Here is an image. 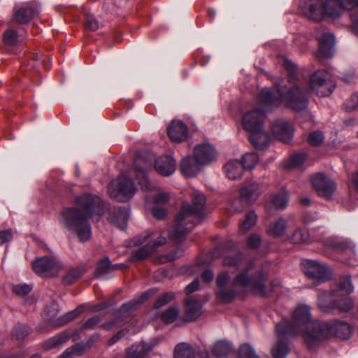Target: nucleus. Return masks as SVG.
I'll list each match as a JSON object with an SVG mask.
<instances>
[{
    "label": "nucleus",
    "instance_id": "29",
    "mask_svg": "<svg viewBox=\"0 0 358 358\" xmlns=\"http://www.w3.org/2000/svg\"><path fill=\"white\" fill-rule=\"evenodd\" d=\"M228 178L230 180H236L241 177L245 168L243 164L238 160L234 159L229 161L224 167Z\"/></svg>",
    "mask_w": 358,
    "mask_h": 358
},
{
    "label": "nucleus",
    "instance_id": "46",
    "mask_svg": "<svg viewBox=\"0 0 358 358\" xmlns=\"http://www.w3.org/2000/svg\"><path fill=\"white\" fill-rule=\"evenodd\" d=\"M3 41L8 46H14L18 42L17 31L13 29H8L3 33Z\"/></svg>",
    "mask_w": 358,
    "mask_h": 358
},
{
    "label": "nucleus",
    "instance_id": "56",
    "mask_svg": "<svg viewBox=\"0 0 358 358\" xmlns=\"http://www.w3.org/2000/svg\"><path fill=\"white\" fill-rule=\"evenodd\" d=\"M45 311L49 320L55 318L59 312L58 303L52 302L50 306H46Z\"/></svg>",
    "mask_w": 358,
    "mask_h": 358
},
{
    "label": "nucleus",
    "instance_id": "59",
    "mask_svg": "<svg viewBox=\"0 0 358 358\" xmlns=\"http://www.w3.org/2000/svg\"><path fill=\"white\" fill-rule=\"evenodd\" d=\"M85 28L94 31L99 28V24L96 19L93 16L87 15L85 24Z\"/></svg>",
    "mask_w": 358,
    "mask_h": 358
},
{
    "label": "nucleus",
    "instance_id": "17",
    "mask_svg": "<svg viewBox=\"0 0 358 358\" xmlns=\"http://www.w3.org/2000/svg\"><path fill=\"white\" fill-rule=\"evenodd\" d=\"M271 131L274 136L280 141L287 143L294 136L293 126L285 120H277L271 124Z\"/></svg>",
    "mask_w": 358,
    "mask_h": 358
},
{
    "label": "nucleus",
    "instance_id": "25",
    "mask_svg": "<svg viewBox=\"0 0 358 358\" xmlns=\"http://www.w3.org/2000/svg\"><path fill=\"white\" fill-rule=\"evenodd\" d=\"M155 168L160 175L169 176L176 171V161L170 156L161 157L156 160Z\"/></svg>",
    "mask_w": 358,
    "mask_h": 358
},
{
    "label": "nucleus",
    "instance_id": "4",
    "mask_svg": "<svg viewBox=\"0 0 358 358\" xmlns=\"http://www.w3.org/2000/svg\"><path fill=\"white\" fill-rule=\"evenodd\" d=\"M301 13L309 19L320 21L326 15L338 17L344 10H348L352 29L358 36V0H299Z\"/></svg>",
    "mask_w": 358,
    "mask_h": 358
},
{
    "label": "nucleus",
    "instance_id": "50",
    "mask_svg": "<svg viewBox=\"0 0 358 358\" xmlns=\"http://www.w3.org/2000/svg\"><path fill=\"white\" fill-rule=\"evenodd\" d=\"M335 250L340 253H345L350 255L354 253V248L349 241L337 242L335 244Z\"/></svg>",
    "mask_w": 358,
    "mask_h": 358
},
{
    "label": "nucleus",
    "instance_id": "8",
    "mask_svg": "<svg viewBox=\"0 0 358 358\" xmlns=\"http://www.w3.org/2000/svg\"><path fill=\"white\" fill-rule=\"evenodd\" d=\"M300 335L303 336L308 348L313 349L319 342L326 341L333 336L331 322L312 321Z\"/></svg>",
    "mask_w": 358,
    "mask_h": 358
},
{
    "label": "nucleus",
    "instance_id": "10",
    "mask_svg": "<svg viewBox=\"0 0 358 358\" xmlns=\"http://www.w3.org/2000/svg\"><path fill=\"white\" fill-rule=\"evenodd\" d=\"M311 90L319 96H328L335 89V83L331 74L326 70L315 71L309 79Z\"/></svg>",
    "mask_w": 358,
    "mask_h": 358
},
{
    "label": "nucleus",
    "instance_id": "34",
    "mask_svg": "<svg viewBox=\"0 0 358 358\" xmlns=\"http://www.w3.org/2000/svg\"><path fill=\"white\" fill-rule=\"evenodd\" d=\"M288 202L289 195L285 189L278 193L273 194L271 198V203L276 209L284 210L287 207Z\"/></svg>",
    "mask_w": 358,
    "mask_h": 358
},
{
    "label": "nucleus",
    "instance_id": "9",
    "mask_svg": "<svg viewBox=\"0 0 358 358\" xmlns=\"http://www.w3.org/2000/svg\"><path fill=\"white\" fill-rule=\"evenodd\" d=\"M136 192L134 181L129 177L121 175L117 179L112 180L108 185V193L110 198L120 202L131 199Z\"/></svg>",
    "mask_w": 358,
    "mask_h": 358
},
{
    "label": "nucleus",
    "instance_id": "1",
    "mask_svg": "<svg viewBox=\"0 0 358 358\" xmlns=\"http://www.w3.org/2000/svg\"><path fill=\"white\" fill-rule=\"evenodd\" d=\"M78 208L64 209L62 222L78 239L85 242L92 236V229L88 219L94 215H106V218L117 228L126 229L129 216V210L126 207L109 206L101 199L90 193H85L76 198Z\"/></svg>",
    "mask_w": 358,
    "mask_h": 358
},
{
    "label": "nucleus",
    "instance_id": "39",
    "mask_svg": "<svg viewBox=\"0 0 358 358\" xmlns=\"http://www.w3.org/2000/svg\"><path fill=\"white\" fill-rule=\"evenodd\" d=\"M83 311V308L82 306H78L77 308H76L71 311H69L67 313L64 314V315L59 317L57 320V322L55 325L57 326V327L63 326L65 324L70 322L71 320L77 317L78 315H80L81 314V313Z\"/></svg>",
    "mask_w": 358,
    "mask_h": 358
},
{
    "label": "nucleus",
    "instance_id": "37",
    "mask_svg": "<svg viewBox=\"0 0 358 358\" xmlns=\"http://www.w3.org/2000/svg\"><path fill=\"white\" fill-rule=\"evenodd\" d=\"M232 350L231 345L225 341H217L212 348L214 355L218 357L228 355Z\"/></svg>",
    "mask_w": 358,
    "mask_h": 358
},
{
    "label": "nucleus",
    "instance_id": "5",
    "mask_svg": "<svg viewBox=\"0 0 358 358\" xmlns=\"http://www.w3.org/2000/svg\"><path fill=\"white\" fill-rule=\"evenodd\" d=\"M205 204L204 194L198 190H194L192 193V204L184 202L176 216L175 225L169 232L171 240L178 241L184 238L195 225L196 219L203 215Z\"/></svg>",
    "mask_w": 358,
    "mask_h": 358
},
{
    "label": "nucleus",
    "instance_id": "22",
    "mask_svg": "<svg viewBox=\"0 0 358 358\" xmlns=\"http://www.w3.org/2000/svg\"><path fill=\"white\" fill-rule=\"evenodd\" d=\"M188 134L187 125L180 120H173L169 127L168 135L175 143L184 141Z\"/></svg>",
    "mask_w": 358,
    "mask_h": 358
},
{
    "label": "nucleus",
    "instance_id": "55",
    "mask_svg": "<svg viewBox=\"0 0 358 358\" xmlns=\"http://www.w3.org/2000/svg\"><path fill=\"white\" fill-rule=\"evenodd\" d=\"M262 243L261 237L257 234H252L248 239L247 245L250 249L258 248Z\"/></svg>",
    "mask_w": 358,
    "mask_h": 358
},
{
    "label": "nucleus",
    "instance_id": "47",
    "mask_svg": "<svg viewBox=\"0 0 358 358\" xmlns=\"http://www.w3.org/2000/svg\"><path fill=\"white\" fill-rule=\"evenodd\" d=\"M239 358H259L254 348L248 343L241 345L238 350Z\"/></svg>",
    "mask_w": 358,
    "mask_h": 358
},
{
    "label": "nucleus",
    "instance_id": "28",
    "mask_svg": "<svg viewBox=\"0 0 358 358\" xmlns=\"http://www.w3.org/2000/svg\"><path fill=\"white\" fill-rule=\"evenodd\" d=\"M333 329V336L336 337L348 339L352 334V327L346 322L335 320L331 322Z\"/></svg>",
    "mask_w": 358,
    "mask_h": 358
},
{
    "label": "nucleus",
    "instance_id": "42",
    "mask_svg": "<svg viewBox=\"0 0 358 358\" xmlns=\"http://www.w3.org/2000/svg\"><path fill=\"white\" fill-rule=\"evenodd\" d=\"M110 261L108 257H105L99 262L95 275L97 278L104 279L106 278V275L109 272V271H110Z\"/></svg>",
    "mask_w": 358,
    "mask_h": 358
},
{
    "label": "nucleus",
    "instance_id": "3",
    "mask_svg": "<svg viewBox=\"0 0 358 358\" xmlns=\"http://www.w3.org/2000/svg\"><path fill=\"white\" fill-rule=\"evenodd\" d=\"M278 94L269 88H264L256 100V108L245 113L242 117V125L248 131H260L264 127L265 113L271 111L282 103L294 110H301L307 106V97L297 86L290 87L285 94L280 85Z\"/></svg>",
    "mask_w": 358,
    "mask_h": 358
},
{
    "label": "nucleus",
    "instance_id": "11",
    "mask_svg": "<svg viewBox=\"0 0 358 358\" xmlns=\"http://www.w3.org/2000/svg\"><path fill=\"white\" fill-rule=\"evenodd\" d=\"M262 192V189L256 182H249L243 185L239 197L232 199L230 206L235 212L243 211L248 205L253 203Z\"/></svg>",
    "mask_w": 358,
    "mask_h": 358
},
{
    "label": "nucleus",
    "instance_id": "18",
    "mask_svg": "<svg viewBox=\"0 0 358 358\" xmlns=\"http://www.w3.org/2000/svg\"><path fill=\"white\" fill-rule=\"evenodd\" d=\"M317 37L319 42L318 58L331 57L334 52V36L330 32L324 31Z\"/></svg>",
    "mask_w": 358,
    "mask_h": 358
},
{
    "label": "nucleus",
    "instance_id": "54",
    "mask_svg": "<svg viewBox=\"0 0 358 358\" xmlns=\"http://www.w3.org/2000/svg\"><path fill=\"white\" fill-rule=\"evenodd\" d=\"M32 289V286L28 284L16 285L13 287V291L19 296L28 294Z\"/></svg>",
    "mask_w": 358,
    "mask_h": 358
},
{
    "label": "nucleus",
    "instance_id": "35",
    "mask_svg": "<svg viewBox=\"0 0 358 358\" xmlns=\"http://www.w3.org/2000/svg\"><path fill=\"white\" fill-rule=\"evenodd\" d=\"M144 245L134 250L131 253V258L134 261H140L147 258L150 256L154 251L152 250V247L150 245V242H145L143 243Z\"/></svg>",
    "mask_w": 358,
    "mask_h": 358
},
{
    "label": "nucleus",
    "instance_id": "15",
    "mask_svg": "<svg viewBox=\"0 0 358 358\" xmlns=\"http://www.w3.org/2000/svg\"><path fill=\"white\" fill-rule=\"evenodd\" d=\"M140 303L141 301H131L123 304L118 313H115L110 320L100 324L99 327L104 330L110 331L123 326L128 320L122 315L136 308Z\"/></svg>",
    "mask_w": 358,
    "mask_h": 358
},
{
    "label": "nucleus",
    "instance_id": "7",
    "mask_svg": "<svg viewBox=\"0 0 358 358\" xmlns=\"http://www.w3.org/2000/svg\"><path fill=\"white\" fill-rule=\"evenodd\" d=\"M292 322L289 323L287 320H282L276 324L278 335H280L281 329H285V333L298 335L303 332V330L310 323L311 315L310 308L306 305H299L292 313Z\"/></svg>",
    "mask_w": 358,
    "mask_h": 358
},
{
    "label": "nucleus",
    "instance_id": "52",
    "mask_svg": "<svg viewBox=\"0 0 358 358\" xmlns=\"http://www.w3.org/2000/svg\"><path fill=\"white\" fill-rule=\"evenodd\" d=\"M324 136L322 131H315L310 133L308 137V142L313 146L319 145L324 141Z\"/></svg>",
    "mask_w": 358,
    "mask_h": 358
},
{
    "label": "nucleus",
    "instance_id": "41",
    "mask_svg": "<svg viewBox=\"0 0 358 358\" xmlns=\"http://www.w3.org/2000/svg\"><path fill=\"white\" fill-rule=\"evenodd\" d=\"M87 348V345L82 343H76L66 349L58 358H71L73 355H82Z\"/></svg>",
    "mask_w": 358,
    "mask_h": 358
},
{
    "label": "nucleus",
    "instance_id": "36",
    "mask_svg": "<svg viewBox=\"0 0 358 358\" xmlns=\"http://www.w3.org/2000/svg\"><path fill=\"white\" fill-rule=\"evenodd\" d=\"M175 358H195V353L191 345L187 343L178 344L175 348Z\"/></svg>",
    "mask_w": 358,
    "mask_h": 358
},
{
    "label": "nucleus",
    "instance_id": "6",
    "mask_svg": "<svg viewBox=\"0 0 358 358\" xmlns=\"http://www.w3.org/2000/svg\"><path fill=\"white\" fill-rule=\"evenodd\" d=\"M354 290L349 275L341 277L337 287L331 292H324L317 300V306L324 313H330L334 309L341 312H348L353 307V302L348 295Z\"/></svg>",
    "mask_w": 358,
    "mask_h": 358
},
{
    "label": "nucleus",
    "instance_id": "51",
    "mask_svg": "<svg viewBox=\"0 0 358 358\" xmlns=\"http://www.w3.org/2000/svg\"><path fill=\"white\" fill-rule=\"evenodd\" d=\"M81 275L82 273L79 270L71 269L63 277V283L65 285H71L76 282Z\"/></svg>",
    "mask_w": 358,
    "mask_h": 358
},
{
    "label": "nucleus",
    "instance_id": "14",
    "mask_svg": "<svg viewBox=\"0 0 358 358\" xmlns=\"http://www.w3.org/2000/svg\"><path fill=\"white\" fill-rule=\"evenodd\" d=\"M134 164L136 178L141 189L144 190L151 189L152 185L148 178L147 173L151 168L152 163L148 160H143L141 155H136Z\"/></svg>",
    "mask_w": 358,
    "mask_h": 358
},
{
    "label": "nucleus",
    "instance_id": "20",
    "mask_svg": "<svg viewBox=\"0 0 358 358\" xmlns=\"http://www.w3.org/2000/svg\"><path fill=\"white\" fill-rule=\"evenodd\" d=\"M194 155L203 166L210 164L217 157V152L210 143L197 145L194 149Z\"/></svg>",
    "mask_w": 358,
    "mask_h": 358
},
{
    "label": "nucleus",
    "instance_id": "2",
    "mask_svg": "<svg viewBox=\"0 0 358 358\" xmlns=\"http://www.w3.org/2000/svg\"><path fill=\"white\" fill-rule=\"evenodd\" d=\"M224 266L235 267L236 274L231 281L227 271L218 274L216 279V296L222 303L232 302L241 289H248L256 294H266V277L262 271L253 272L254 259H246L236 248H234L223 259Z\"/></svg>",
    "mask_w": 358,
    "mask_h": 358
},
{
    "label": "nucleus",
    "instance_id": "40",
    "mask_svg": "<svg viewBox=\"0 0 358 358\" xmlns=\"http://www.w3.org/2000/svg\"><path fill=\"white\" fill-rule=\"evenodd\" d=\"M257 215L255 213V212H253V211L248 212L246 214L245 219L242 222H240V226H239L240 231L242 233L247 232L253 226H255V224H256V222H257Z\"/></svg>",
    "mask_w": 358,
    "mask_h": 358
},
{
    "label": "nucleus",
    "instance_id": "61",
    "mask_svg": "<svg viewBox=\"0 0 358 358\" xmlns=\"http://www.w3.org/2000/svg\"><path fill=\"white\" fill-rule=\"evenodd\" d=\"M152 215L157 220H162L167 215V210L164 207L156 206L152 209Z\"/></svg>",
    "mask_w": 358,
    "mask_h": 358
},
{
    "label": "nucleus",
    "instance_id": "48",
    "mask_svg": "<svg viewBox=\"0 0 358 358\" xmlns=\"http://www.w3.org/2000/svg\"><path fill=\"white\" fill-rule=\"evenodd\" d=\"M175 294L173 292H165L159 295L154 303L156 309L160 308L173 300Z\"/></svg>",
    "mask_w": 358,
    "mask_h": 358
},
{
    "label": "nucleus",
    "instance_id": "38",
    "mask_svg": "<svg viewBox=\"0 0 358 358\" xmlns=\"http://www.w3.org/2000/svg\"><path fill=\"white\" fill-rule=\"evenodd\" d=\"M289 240L294 244L305 243L309 241V234L306 229L298 228L290 234Z\"/></svg>",
    "mask_w": 358,
    "mask_h": 358
},
{
    "label": "nucleus",
    "instance_id": "19",
    "mask_svg": "<svg viewBox=\"0 0 358 358\" xmlns=\"http://www.w3.org/2000/svg\"><path fill=\"white\" fill-rule=\"evenodd\" d=\"M282 66L285 68V69L287 72V76L289 79V85L287 86L283 84V80L281 83H278L275 84V89H277L278 85H280L282 86V88L283 89L284 93L285 94L286 92L290 88L294 87V86H297L303 92L306 94V96L307 97V101H308V92L301 88L299 85L297 84H295L294 82L296 80L297 78V68L294 63H293L292 61L289 60L287 58H282L281 60ZM276 92H278V90H276Z\"/></svg>",
    "mask_w": 358,
    "mask_h": 358
},
{
    "label": "nucleus",
    "instance_id": "31",
    "mask_svg": "<svg viewBox=\"0 0 358 358\" xmlns=\"http://www.w3.org/2000/svg\"><path fill=\"white\" fill-rule=\"evenodd\" d=\"M69 338L70 334L68 331H62L56 336L46 340L43 344V348L45 350H50L66 343L69 339Z\"/></svg>",
    "mask_w": 358,
    "mask_h": 358
},
{
    "label": "nucleus",
    "instance_id": "12",
    "mask_svg": "<svg viewBox=\"0 0 358 358\" xmlns=\"http://www.w3.org/2000/svg\"><path fill=\"white\" fill-rule=\"evenodd\" d=\"M34 271L41 278H52L57 275L62 265L55 257H41L32 262Z\"/></svg>",
    "mask_w": 358,
    "mask_h": 358
},
{
    "label": "nucleus",
    "instance_id": "45",
    "mask_svg": "<svg viewBox=\"0 0 358 358\" xmlns=\"http://www.w3.org/2000/svg\"><path fill=\"white\" fill-rule=\"evenodd\" d=\"M242 164L245 169H252L259 162V157L255 152H248L242 157Z\"/></svg>",
    "mask_w": 358,
    "mask_h": 358
},
{
    "label": "nucleus",
    "instance_id": "63",
    "mask_svg": "<svg viewBox=\"0 0 358 358\" xmlns=\"http://www.w3.org/2000/svg\"><path fill=\"white\" fill-rule=\"evenodd\" d=\"M199 288V280L196 279L192 282L189 283L187 285L185 288V293L186 294H190L192 292L198 290Z\"/></svg>",
    "mask_w": 358,
    "mask_h": 358
},
{
    "label": "nucleus",
    "instance_id": "23",
    "mask_svg": "<svg viewBox=\"0 0 358 358\" xmlns=\"http://www.w3.org/2000/svg\"><path fill=\"white\" fill-rule=\"evenodd\" d=\"M203 166L193 155V156H187L182 159L180 169L184 176L194 177L199 173Z\"/></svg>",
    "mask_w": 358,
    "mask_h": 358
},
{
    "label": "nucleus",
    "instance_id": "58",
    "mask_svg": "<svg viewBox=\"0 0 358 358\" xmlns=\"http://www.w3.org/2000/svg\"><path fill=\"white\" fill-rule=\"evenodd\" d=\"M169 195L166 192H159L152 197L153 203L156 204H164L169 200Z\"/></svg>",
    "mask_w": 358,
    "mask_h": 358
},
{
    "label": "nucleus",
    "instance_id": "60",
    "mask_svg": "<svg viewBox=\"0 0 358 358\" xmlns=\"http://www.w3.org/2000/svg\"><path fill=\"white\" fill-rule=\"evenodd\" d=\"M127 332L128 330L126 329L118 331L108 341V345L109 346L115 345L117 341L124 337L127 334Z\"/></svg>",
    "mask_w": 358,
    "mask_h": 358
},
{
    "label": "nucleus",
    "instance_id": "21",
    "mask_svg": "<svg viewBox=\"0 0 358 358\" xmlns=\"http://www.w3.org/2000/svg\"><path fill=\"white\" fill-rule=\"evenodd\" d=\"M278 341L273 345L271 349V353L273 358H286L289 352V348L287 345L286 340L289 337L294 336V334L285 333V329H281L280 335H278L277 329L275 328Z\"/></svg>",
    "mask_w": 358,
    "mask_h": 358
},
{
    "label": "nucleus",
    "instance_id": "24",
    "mask_svg": "<svg viewBox=\"0 0 358 358\" xmlns=\"http://www.w3.org/2000/svg\"><path fill=\"white\" fill-rule=\"evenodd\" d=\"M150 242L152 247L153 251L155 250L159 246L163 245L166 243V239L162 236H157L156 233L154 231H148L145 235H141L135 237L133 239V244L135 246L143 245V243Z\"/></svg>",
    "mask_w": 358,
    "mask_h": 358
},
{
    "label": "nucleus",
    "instance_id": "53",
    "mask_svg": "<svg viewBox=\"0 0 358 358\" xmlns=\"http://www.w3.org/2000/svg\"><path fill=\"white\" fill-rule=\"evenodd\" d=\"M343 108L348 112L352 111L358 107V94H355L343 104Z\"/></svg>",
    "mask_w": 358,
    "mask_h": 358
},
{
    "label": "nucleus",
    "instance_id": "64",
    "mask_svg": "<svg viewBox=\"0 0 358 358\" xmlns=\"http://www.w3.org/2000/svg\"><path fill=\"white\" fill-rule=\"evenodd\" d=\"M201 278L203 282L209 283L213 281L214 278V273L212 270L207 269L202 273Z\"/></svg>",
    "mask_w": 358,
    "mask_h": 358
},
{
    "label": "nucleus",
    "instance_id": "13",
    "mask_svg": "<svg viewBox=\"0 0 358 358\" xmlns=\"http://www.w3.org/2000/svg\"><path fill=\"white\" fill-rule=\"evenodd\" d=\"M303 269L310 278L327 281L331 278V271L326 264L319 262L306 259L303 262Z\"/></svg>",
    "mask_w": 358,
    "mask_h": 358
},
{
    "label": "nucleus",
    "instance_id": "30",
    "mask_svg": "<svg viewBox=\"0 0 358 358\" xmlns=\"http://www.w3.org/2000/svg\"><path fill=\"white\" fill-rule=\"evenodd\" d=\"M36 14V11L31 6H22L15 10L14 18L20 24H27Z\"/></svg>",
    "mask_w": 358,
    "mask_h": 358
},
{
    "label": "nucleus",
    "instance_id": "62",
    "mask_svg": "<svg viewBox=\"0 0 358 358\" xmlns=\"http://www.w3.org/2000/svg\"><path fill=\"white\" fill-rule=\"evenodd\" d=\"M13 237V235L11 229L0 231V245L11 241Z\"/></svg>",
    "mask_w": 358,
    "mask_h": 358
},
{
    "label": "nucleus",
    "instance_id": "27",
    "mask_svg": "<svg viewBox=\"0 0 358 358\" xmlns=\"http://www.w3.org/2000/svg\"><path fill=\"white\" fill-rule=\"evenodd\" d=\"M249 139L256 150H264L268 147L269 136L264 127L260 131L250 132Z\"/></svg>",
    "mask_w": 358,
    "mask_h": 358
},
{
    "label": "nucleus",
    "instance_id": "33",
    "mask_svg": "<svg viewBox=\"0 0 358 358\" xmlns=\"http://www.w3.org/2000/svg\"><path fill=\"white\" fill-rule=\"evenodd\" d=\"M152 348L150 345H147L142 343L132 345L127 352V358H143L148 352Z\"/></svg>",
    "mask_w": 358,
    "mask_h": 358
},
{
    "label": "nucleus",
    "instance_id": "43",
    "mask_svg": "<svg viewBox=\"0 0 358 358\" xmlns=\"http://www.w3.org/2000/svg\"><path fill=\"white\" fill-rule=\"evenodd\" d=\"M180 310L177 306H171L161 315L162 320L166 324L173 323L179 316Z\"/></svg>",
    "mask_w": 358,
    "mask_h": 358
},
{
    "label": "nucleus",
    "instance_id": "57",
    "mask_svg": "<svg viewBox=\"0 0 358 358\" xmlns=\"http://www.w3.org/2000/svg\"><path fill=\"white\" fill-rule=\"evenodd\" d=\"M101 321V318L99 315H94L92 317L88 318L85 322L83 324V329H91Z\"/></svg>",
    "mask_w": 358,
    "mask_h": 358
},
{
    "label": "nucleus",
    "instance_id": "26",
    "mask_svg": "<svg viewBox=\"0 0 358 358\" xmlns=\"http://www.w3.org/2000/svg\"><path fill=\"white\" fill-rule=\"evenodd\" d=\"M201 314V304L194 297H189L185 301V320L187 322L195 320Z\"/></svg>",
    "mask_w": 358,
    "mask_h": 358
},
{
    "label": "nucleus",
    "instance_id": "16",
    "mask_svg": "<svg viewBox=\"0 0 358 358\" xmlns=\"http://www.w3.org/2000/svg\"><path fill=\"white\" fill-rule=\"evenodd\" d=\"M311 182L318 195L322 197L331 198L336 189L334 181L320 173L312 177Z\"/></svg>",
    "mask_w": 358,
    "mask_h": 358
},
{
    "label": "nucleus",
    "instance_id": "32",
    "mask_svg": "<svg viewBox=\"0 0 358 358\" xmlns=\"http://www.w3.org/2000/svg\"><path fill=\"white\" fill-rule=\"evenodd\" d=\"M287 223L286 220L282 217L271 222L268 229L269 235L274 237H280L285 234Z\"/></svg>",
    "mask_w": 358,
    "mask_h": 358
},
{
    "label": "nucleus",
    "instance_id": "49",
    "mask_svg": "<svg viewBox=\"0 0 358 358\" xmlns=\"http://www.w3.org/2000/svg\"><path fill=\"white\" fill-rule=\"evenodd\" d=\"M29 331L27 326L22 324H18L13 329L12 337L13 338L20 341L22 340L27 335H28Z\"/></svg>",
    "mask_w": 358,
    "mask_h": 358
},
{
    "label": "nucleus",
    "instance_id": "44",
    "mask_svg": "<svg viewBox=\"0 0 358 358\" xmlns=\"http://www.w3.org/2000/svg\"><path fill=\"white\" fill-rule=\"evenodd\" d=\"M306 159V154L295 153L290 156L285 166L287 169H295L301 166Z\"/></svg>",
    "mask_w": 358,
    "mask_h": 358
}]
</instances>
